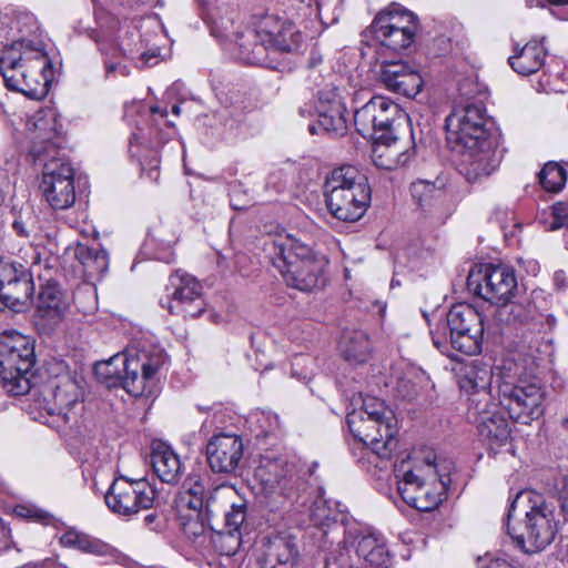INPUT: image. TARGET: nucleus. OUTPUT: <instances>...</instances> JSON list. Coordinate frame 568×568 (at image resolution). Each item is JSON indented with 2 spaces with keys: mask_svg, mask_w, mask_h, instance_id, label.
I'll list each match as a JSON object with an SVG mask.
<instances>
[{
  "mask_svg": "<svg viewBox=\"0 0 568 568\" xmlns=\"http://www.w3.org/2000/svg\"><path fill=\"white\" fill-rule=\"evenodd\" d=\"M379 81L388 91L407 98H415L424 87L420 73L403 60L383 61Z\"/></svg>",
  "mask_w": 568,
  "mask_h": 568,
  "instance_id": "26",
  "label": "nucleus"
},
{
  "mask_svg": "<svg viewBox=\"0 0 568 568\" xmlns=\"http://www.w3.org/2000/svg\"><path fill=\"white\" fill-rule=\"evenodd\" d=\"M34 365V342L29 336L17 331L0 334V384L8 394L21 396L30 392Z\"/></svg>",
  "mask_w": 568,
  "mask_h": 568,
  "instance_id": "6",
  "label": "nucleus"
},
{
  "mask_svg": "<svg viewBox=\"0 0 568 568\" xmlns=\"http://www.w3.org/2000/svg\"><path fill=\"white\" fill-rule=\"evenodd\" d=\"M65 129L53 109L40 110L34 115L29 154L42 165L40 191L53 210H67L75 202L74 169L62 152Z\"/></svg>",
  "mask_w": 568,
  "mask_h": 568,
  "instance_id": "1",
  "label": "nucleus"
},
{
  "mask_svg": "<svg viewBox=\"0 0 568 568\" xmlns=\"http://www.w3.org/2000/svg\"><path fill=\"white\" fill-rule=\"evenodd\" d=\"M290 556L292 558V565L297 562L298 550L296 546L291 541V537L286 538V557ZM288 559L286 558V564Z\"/></svg>",
  "mask_w": 568,
  "mask_h": 568,
  "instance_id": "63",
  "label": "nucleus"
},
{
  "mask_svg": "<svg viewBox=\"0 0 568 568\" xmlns=\"http://www.w3.org/2000/svg\"><path fill=\"white\" fill-rule=\"evenodd\" d=\"M143 525L150 530L156 532H160L164 527L163 521L160 519V516L156 513H150L144 516Z\"/></svg>",
  "mask_w": 568,
  "mask_h": 568,
  "instance_id": "58",
  "label": "nucleus"
},
{
  "mask_svg": "<svg viewBox=\"0 0 568 568\" xmlns=\"http://www.w3.org/2000/svg\"><path fill=\"white\" fill-rule=\"evenodd\" d=\"M447 139L464 149L474 150L478 143L496 139L493 122L481 105L469 104L446 119Z\"/></svg>",
  "mask_w": 568,
  "mask_h": 568,
  "instance_id": "12",
  "label": "nucleus"
},
{
  "mask_svg": "<svg viewBox=\"0 0 568 568\" xmlns=\"http://www.w3.org/2000/svg\"><path fill=\"white\" fill-rule=\"evenodd\" d=\"M491 372L485 367L469 366L459 379L460 388L471 394L470 406L476 408L478 398L483 392H489L487 387L491 382Z\"/></svg>",
  "mask_w": 568,
  "mask_h": 568,
  "instance_id": "40",
  "label": "nucleus"
},
{
  "mask_svg": "<svg viewBox=\"0 0 568 568\" xmlns=\"http://www.w3.org/2000/svg\"><path fill=\"white\" fill-rule=\"evenodd\" d=\"M408 139L403 140L398 132L377 134L373 143L372 160L384 170H395L409 162L414 154L415 141L412 125L406 129Z\"/></svg>",
  "mask_w": 568,
  "mask_h": 568,
  "instance_id": "23",
  "label": "nucleus"
},
{
  "mask_svg": "<svg viewBox=\"0 0 568 568\" xmlns=\"http://www.w3.org/2000/svg\"><path fill=\"white\" fill-rule=\"evenodd\" d=\"M99 50L105 54L112 57L123 54L131 59H138L141 62V67H152L158 64L161 60H165L171 55V45H149L143 39L139 40V48L136 50L130 49L123 51L122 48L115 43L114 38H95Z\"/></svg>",
  "mask_w": 568,
  "mask_h": 568,
  "instance_id": "30",
  "label": "nucleus"
},
{
  "mask_svg": "<svg viewBox=\"0 0 568 568\" xmlns=\"http://www.w3.org/2000/svg\"><path fill=\"white\" fill-rule=\"evenodd\" d=\"M497 396V404L521 424H529L542 414L544 393L536 384L514 385L503 381L498 383Z\"/></svg>",
  "mask_w": 568,
  "mask_h": 568,
  "instance_id": "13",
  "label": "nucleus"
},
{
  "mask_svg": "<svg viewBox=\"0 0 568 568\" xmlns=\"http://www.w3.org/2000/svg\"><path fill=\"white\" fill-rule=\"evenodd\" d=\"M217 494L219 488L211 489L206 476L190 474L183 483L182 490L175 497L176 511H203L205 513L207 525L211 529H214L211 520L215 513L214 505Z\"/></svg>",
  "mask_w": 568,
  "mask_h": 568,
  "instance_id": "22",
  "label": "nucleus"
},
{
  "mask_svg": "<svg viewBox=\"0 0 568 568\" xmlns=\"http://www.w3.org/2000/svg\"><path fill=\"white\" fill-rule=\"evenodd\" d=\"M60 542L64 547L77 548L82 552L103 557L128 568H132L136 564L132 558L113 546L74 529L67 530L61 536Z\"/></svg>",
  "mask_w": 568,
  "mask_h": 568,
  "instance_id": "28",
  "label": "nucleus"
},
{
  "mask_svg": "<svg viewBox=\"0 0 568 568\" xmlns=\"http://www.w3.org/2000/svg\"><path fill=\"white\" fill-rule=\"evenodd\" d=\"M73 255L81 264L83 273L88 278H100L108 271L109 254L104 248L78 243L73 247Z\"/></svg>",
  "mask_w": 568,
  "mask_h": 568,
  "instance_id": "38",
  "label": "nucleus"
},
{
  "mask_svg": "<svg viewBox=\"0 0 568 568\" xmlns=\"http://www.w3.org/2000/svg\"><path fill=\"white\" fill-rule=\"evenodd\" d=\"M155 497V487L145 478L131 479L125 476L115 478L104 494L108 508L123 517L152 508Z\"/></svg>",
  "mask_w": 568,
  "mask_h": 568,
  "instance_id": "11",
  "label": "nucleus"
},
{
  "mask_svg": "<svg viewBox=\"0 0 568 568\" xmlns=\"http://www.w3.org/2000/svg\"><path fill=\"white\" fill-rule=\"evenodd\" d=\"M354 124L362 136L369 139H376L377 134L396 132L400 125L405 129L412 125L409 116L399 105L384 97H374L356 110Z\"/></svg>",
  "mask_w": 568,
  "mask_h": 568,
  "instance_id": "10",
  "label": "nucleus"
},
{
  "mask_svg": "<svg viewBox=\"0 0 568 568\" xmlns=\"http://www.w3.org/2000/svg\"><path fill=\"white\" fill-rule=\"evenodd\" d=\"M410 193L418 205L424 207L440 193V189L437 187L434 182L419 180L412 183Z\"/></svg>",
  "mask_w": 568,
  "mask_h": 568,
  "instance_id": "47",
  "label": "nucleus"
},
{
  "mask_svg": "<svg viewBox=\"0 0 568 568\" xmlns=\"http://www.w3.org/2000/svg\"><path fill=\"white\" fill-rule=\"evenodd\" d=\"M36 306L40 317L47 320L50 325H57L64 317L69 302L59 284L49 280L40 286Z\"/></svg>",
  "mask_w": 568,
  "mask_h": 568,
  "instance_id": "33",
  "label": "nucleus"
},
{
  "mask_svg": "<svg viewBox=\"0 0 568 568\" xmlns=\"http://www.w3.org/2000/svg\"><path fill=\"white\" fill-rule=\"evenodd\" d=\"M519 508L525 513L524 531L516 536V542L525 552H538L555 538L556 524L554 509L541 495L535 491H520L513 500L508 519Z\"/></svg>",
  "mask_w": 568,
  "mask_h": 568,
  "instance_id": "7",
  "label": "nucleus"
},
{
  "mask_svg": "<svg viewBox=\"0 0 568 568\" xmlns=\"http://www.w3.org/2000/svg\"><path fill=\"white\" fill-rule=\"evenodd\" d=\"M14 514L20 518L43 525H49L53 518L49 511L36 505H17L14 507Z\"/></svg>",
  "mask_w": 568,
  "mask_h": 568,
  "instance_id": "51",
  "label": "nucleus"
},
{
  "mask_svg": "<svg viewBox=\"0 0 568 568\" xmlns=\"http://www.w3.org/2000/svg\"><path fill=\"white\" fill-rule=\"evenodd\" d=\"M168 295L160 301L171 314L183 318H195L205 311L202 285L194 277L179 271L171 274L166 286Z\"/></svg>",
  "mask_w": 568,
  "mask_h": 568,
  "instance_id": "14",
  "label": "nucleus"
},
{
  "mask_svg": "<svg viewBox=\"0 0 568 568\" xmlns=\"http://www.w3.org/2000/svg\"><path fill=\"white\" fill-rule=\"evenodd\" d=\"M366 175L353 165L334 169L325 179L324 196L328 212L337 220L355 222L371 203Z\"/></svg>",
  "mask_w": 568,
  "mask_h": 568,
  "instance_id": "5",
  "label": "nucleus"
},
{
  "mask_svg": "<svg viewBox=\"0 0 568 568\" xmlns=\"http://www.w3.org/2000/svg\"><path fill=\"white\" fill-rule=\"evenodd\" d=\"M478 434L489 452L496 454L510 440V427L501 407L495 402L491 392H483L474 408Z\"/></svg>",
  "mask_w": 568,
  "mask_h": 568,
  "instance_id": "18",
  "label": "nucleus"
},
{
  "mask_svg": "<svg viewBox=\"0 0 568 568\" xmlns=\"http://www.w3.org/2000/svg\"><path fill=\"white\" fill-rule=\"evenodd\" d=\"M554 281L556 286L559 288L568 287V276L564 271H557L554 275Z\"/></svg>",
  "mask_w": 568,
  "mask_h": 568,
  "instance_id": "64",
  "label": "nucleus"
},
{
  "mask_svg": "<svg viewBox=\"0 0 568 568\" xmlns=\"http://www.w3.org/2000/svg\"><path fill=\"white\" fill-rule=\"evenodd\" d=\"M341 351L347 362L361 364L367 361L371 342L366 333L353 331L345 333L341 341Z\"/></svg>",
  "mask_w": 568,
  "mask_h": 568,
  "instance_id": "41",
  "label": "nucleus"
},
{
  "mask_svg": "<svg viewBox=\"0 0 568 568\" xmlns=\"http://www.w3.org/2000/svg\"><path fill=\"white\" fill-rule=\"evenodd\" d=\"M143 110L142 104L125 106L124 119L128 123L135 125L129 142V152L133 158L139 159L143 172L148 171L150 178L155 173L158 178L159 149L172 139L175 128L166 120V109L154 105L142 114Z\"/></svg>",
  "mask_w": 568,
  "mask_h": 568,
  "instance_id": "4",
  "label": "nucleus"
},
{
  "mask_svg": "<svg viewBox=\"0 0 568 568\" xmlns=\"http://www.w3.org/2000/svg\"><path fill=\"white\" fill-rule=\"evenodd\" d=\"M540 185L548 192L557 193L561 191L567 181V172L558 163L548 162L538 174Z\"/></svg>",
  "mask_w": 568,
  "mask_h": 568,
  "instance_id": "44",
  "label": "nucleus"
},
{
  "mask_svg": "<svg viewBox=\"0 0 568 568\" xmlns=\"http://www.w3.org/2000/svg\"><path fill=\"white\" fill-rule=\"evenodd\" d=\"M558 495L562 510L568 513V475L564 476L558 484Z\"/></svg>",
  "mask_w": 568,
  "mask_h": 568,
  "instance_id": "60",
  "label": "nucleus"
},
{
  "mask_svg": "<svg viewBox=\"0 0 568 568\" xmlns=\"http://www.w3.org/2000/svg\"><path fill=\"white\" fill-rule=\"evenodd\" d=\"M468 290L483 300L501 307L518 291L514 268L507 265L483 264L473 268L467 277Z\"/></svg>",
  "mask_w": 568,
  "mask_h": 568,
  "instance_id": "9",
  "label": "nucleus"
},
{
  "mask_svg": "<svg viewBox=\"0 0 568 568\" xmlns=\"http://www.w3.org/2000/svg\"><path fill=\"white\" fill-rule=\"evenodd\" d=\"M222 48L230 55L246 64H258L272 70H280L284 45L276 38H221Z\"/></svg>",
  "mask_w": 568,
  "mask_h": 568,
  "instance_id": "17",
  "label": "nucleus"
},
{
  "mask_svg": "<svg viewBox=\"0 0 568 568\" xmlns=\"http://www.w3.org/2000/svg\"><path fill=\"white\" fill-rule=\"evenodd\" d=\"M496 139L478 143L474 150L465 149L466 176L469 181H476L488 176L498 166L496 156Z\"/></svg>",
  "mask_w": 568,
  "mask_h": 568,
  "instance_id": "34",
  "label": "nucleus"
},
{
  "mask_svg": "<svg viewBox=\"0 0 568 568\" xmlns=\"http://www.w3.org/2000/svg\"><path fill=\"white\" fill-rule=\"evenodd\" d=\"M491 316L494 322L498 323L503 328L505 324H521L528 325L534 331L538 324H542L544 314L540 313L536 305L527 300L525 302H508L501 307H497L493 311Z\"/></svg>",
  "mask_w": 568,
  "mask_h": 568,
  "instance_id": "36",
  "label": "nucleus"
},
{
  "mask_svg": "<svg viewBox=\"0 0 568 568\" xmlns=\"http://www.w3.org/2000/svg\"><path fill=\"white\" fill-rule=\"evenodd\" d=\"M373 34L392 36L400 32L402 36H417L420 32L417 16L406 8L392 3L381 10L368 28Z\"/></svg>",
  "mask_w": 568,
  "mask_h": 568,
  "instance_id": "27",
  "label": "nucleus"
},
{
  "mask_svg": "<svg viewBox=\"0 0 568 568\" xmlns=\"http://www.w3.org/2000/svg\"><path fill=\"white\" fill-rule=\"evenodd\" d=\"M215 7H212L210 3H207L203 8V20L207 26H211V36L215 37L217 34V21L215 19Z\"/></svg>",
  "mask_w": 568,
  "mask_h": 568,
  "instance_id": "57",
  "label": "nucleus"
},
{
  "mask_svg": "<svg viewBox=\"0 0 568 568\" xmlns=\"http://www.w3.org/2000/svg\"><path fill=\"white\" fill-rule=\"evenodd\" d=\"M343 539L337 540L338 545L343 544V548L337 557L333 558V564L344 568L347 564L348 547L355 549L356 555L363 558L372 566H383L388 560V550L384 538L375 532H364L356 530H345L342 535ZM332 558H327L326 567L331 568Z\"/></svg>",
  "mask_w": 568,
  "mask_h": 568,
  "instance_id": "19",
  "label": "nucleus"
},
{
  "mask_svg": "<svg viewBox=\"0 0 568 568\" xmlns=\"http://www.w3.org/2000/svg\"><path fill=\"white\" fill-rule=\"evenodd\" d=\"M61 64L60 51L50 40L34 42L20 38L4 48L0 57V73L7 89L31 100H42L48 95L55 69Z\"/></svg>",
  "mask_w": 568,
  "mask_h": 568,
  "instance_id": "2",
  "label": "nucleus"
},
{
  "mask_svg": "<svg viewBox=\"0 0 568 568\" xmlns=\"http://www.w3.org/2000/svg\"><path fill=\"white\" fill-rule=\"evenodd\" d=\"M51 399L37 400L40 418L48 426L59 429L71 420V410L78 404L77 386L72 382L58 385L50 392Z\"/></svg>",
  "mask_w": 568,
  "mask_h": 568,
  "instance_id": "25",
  "label": "nucleus"
},
{
  "mask_svg": "<svg viewBox=\"0 0 568 568\" xmlns=\"http://www.w3.org/2000/svg\"><path fill=\"white\" fill-rule=\"evenodd\" d=\"M546 49L541 39L517 41L513 54L508 58L511 69L521 75H530L544 65Z\"/></svg>",
  "mask_w": 568,
  "mask_h": 568,
  "instance_id": "31",
  "label": "nucleus"
},
{
  "mask_svg": "<svg viewBox=\"0 0 568 568\" xmlns=\"http://www.w3.org/2000/svg\"><path fill=\"white\" fill-rule=\"evenodd\" d=\"M415 50L414 38H384L381 42V54L393 51L399 55H408Z\"/></svg>",
  "mask_w": 568,
  "mask_h": 568,
  "instance_id": "50",
  "label": "nucleus"
},
{
  "mask_svg": "<svg viewBox=\"0 0 568 568\" xmlns=\"http://www.w3.org/2000/svg\"><path fill=\"white\" fill-rule=\"evenodd\" d=\"M347 425L351 433L367 446L381 459H387L397 447L394 437L393 419L367 418L363 412L347 414Z\"/></svg>",
  "mask_w": 568,
  "mask_h": 568,
  "instance_id": "16",
  "label": "nucleus"
},
{
  "mask_svg": "<svg viewBox=\"0 0 568 568\" xmlns=\"http://www.w3.org/2000/svg\"><path fill=\"white\" fill-rule=\"evenodd\" d=\"M244 455V443L234 433L214 434L206 443L205 457L214 474L231 476L240 467Z\"/></svg>",
  "mask_w": 568,
  "mask_h": 568,
  "instance_id": "20",
  "label": "nucleus"
},
{
  "mask_svg": "<svg viewBox=\"0 0 568 568\" xmlns=\"http://www.w3.org/2000/svg\"><path fill=\"white\" fill-rule=\"evenodd\" d=\"M325 271L326 270H320L311 274L310 267L303 266L298 274L288 273V284H286V286H292L303 292L323 287L326 283Z\"/></svg>",
  "mask_w": 568,
  "mask_h": 568,
  "instance_id": "43",
  "label": "nucleus"
},
{
  "mask_svg": "<svg viewBox=\"0 0 568 568\" xmlns=\"http://www.w3.org/2000/svg\"><path fill=\"white\" fill-rule=\"evenodd\" d=\"M171 241L163 242L164 252L163 254L160 253H153L152 257L159 261H165L166 263H170L172 260V252H171Z\"/></svg>",
  "mask_w": 568,
  "mask_h": 568,
  "instance_id": "62",
  "label": "nucleus"
},
{
  "mask_svg": "<svg viewBox=\"0 0 568 568\" xmlns=\"http://www.w3.org/2000/svg\"><path fill=\"white\" fill-rule=\"evenodd\" d=\"M179 521L183 534L192 540L203 536L206 530V516L203 511H190V514L178 513Z\"/></svg>",
  "mask_w": 568,
  "mask_h": 568,
  "instance_id": "46",
  "label": "nucleus"
},
{
  "mask_svg": "<svg viewBox=\"0 0 568 568\" xmlns=\"http://www.w3.org/2000/svg\"><path fill=\"white\" fill-rule=\"evenodd\" d=\"M265 250L268 252L270 262L284 276V242L282 237L274 236L264 243Z\"/></svg>",
  "mask_w": 568,
  "mask_h": 568,
  "instance_id": "52",
  "label": "nucleus"
},
{
  "mask_svg": "<svg viewBox=\"0 0 568 568\" xmlns=\"http://www.w3.org/2000/svg\"><path fill=\"white\" fill-rule=\"evenodd\" d=\"M557 320L551 314H544L542 324H538L537 328H534V332H542L545 331L546 326L548 329H552L556 326Z\"/></svg>",
  "mask_w": 568,
  "mask_h": 568,
  "instance_id": "61",
  "label": "nucleus"
},
{
  "mask_svg": "<svg viewBox=\"0 0 568 568\" xmlns=\"http://www.w3.org/2000/svg\"><path fill=\"white\" fill-rule=\"evenodd\" d=\"M353 412H363V416L377 419H393V413L385 403L376 397L367 396L363 399L362 407Z\"/></svg>",
  "mask_w": 568,
  "mask_h": 568,
  "instance_id": "48",
  "label": "nucleus"
},
{
  "mask_svg": "<svg viewBox=\"0 0 568 568\" xmlns=\"http://www.w3.org/2000/svg\"><path fill=\"white\" fill-rule=\"evenodd\" d=\"M247 504L245 500L240 503H232L230 509L224 511V525L219 531L220 534L229 535L230 537L241 536L240 529L246 518Z\"/></svg>",
  "mask_w": 568,
  "mask_h": 568,
  "instance_id": "45",
  "label": "nucleus"
},
{
  "mask_svg": "<svg viewBox=\"0 0 568 568\" xmlns=\"http://www.w3.org/2000/svg\"><path fill=\"white\" fill-rule=\"evenodd\" d=\"M397 392L404 397V398H413L417 395V390L415 388V385H410L408 379L402 378L398 381L397 384Z\"/></svg>",
  "mask_w": 568,
  "mask_h": 568,
  "instance_id": "59",
  "label": "nucleus"
},
{
  "mask_svg": "<svg viewBox=\"0 0 568 568\" xmlns=\"http://www.w3.org/2000/svg\"><path fill=\"white\" fill-rule=\"evenodd\" d=\"M273 21L274 17L272 16L262 17L258 27L255 29V36H283V24H281L277 30H272L268 28L270 23Z\"/></svg>",
  "mask_w": 568,
  "mask_h": 568,
  "instance_id": "56",
  "label": "nucleus"
},
{
  "mask_svg": "<svg viewBox=\"0 0 568 568\" xmlns=\"http://www.w3.org/2000/svg\"><path fill=\"white\" fill-rule=\"evenodd\" d=\"M280 535L268 538V545L265 550V561L262 568H284V562L281 559L280 547L282 545Z\"/></svg>",
  "mask_w": 568,
  "mask_h": 568,
  "instance_id": "53",
  "label": "nucleus"
},
{
  "mask_svg": "<svg viewBox=\"0 0 568 568\" xmlns=\"http://www.w3.org/2000/svg\"><path fill=\"white\" fill-rule=\"evenodd\" d=\"M31 272L22 264L0 260V308L23 312L33 301Z\"/></svg>",
  "mask_w": 568,
  "mask_h": 568,
  "instance_id": "15",
  "label": "nucleus"
},
{
  "mask_svg": "<svg viewBox=\"0 0 568 568\" xmlns=\"http://www.w3.org/2000/svg\"><path fill=\"white\" fill-rule=\"evenodd\" d=\"M434 346L449 355V346L465 355H476L481 349L484 335L501 334V327L491 318L484 317L477 308L468 304L454 305L446 321L430 328Z\"/></svg>",
  "mask_w": 568,
  "mask_h": 568,
  "instance_id": "3",
  "label": "nucleus"
},
{
  "mask_svg": "<svg viewBox=\"0 0 568 568\" xmlns=\"http://www.w3.org/2000/svg\"><path fill=\"white\" fill-rule=\"evenodd\" d=\"M251 432L258 444L277 439L280 433V418L273 413L261 412L251 417Z\"/></svg>",
  "mask_w": 568,
  "mask_h": 568,
  "instance_id": "42",
  "label": "nucleus"
},
{
  "mask_svg": "<svg viewBox=\"0 0 568 568\" xmlns=\"http://www.w3.org/2000/svg\"><path fill=\"white\" fill-rule=\"evenodd\" d=\"M166 354L161 348L141 351L135 355H130L126 361V372L130 379L125 382L129 394L133 397L149 396L155 375L166 363Z\"/></svg>",
  "mask_w": 568,
  "mask_h": 568,
  "instance_id": "21",
  "label": "nucleus"
},
{
  "mask_svg": "<svg viewBox=\"0 0 568 568\" xmlns=\"http://www.w3.org/2000/svg\"><path fill=\"white\" fill-rule=\"evenodd\" d=\"M320 100H322V97H320ZM327 101V105L321 101L317 123L310 124L308 130L312 134L323 132L333 136L343 135L347 130L344 116L345 108L336 93H332V98Z\"/></svg>",
  "mask_w": 568,
  "mask_h": 568,
  "instance_id": "35",
  "label": "nucleus"
},
{
  "mask_svg": "<svg viewBox=\"0 0 568 568\" xmlns=\"http://www.w3.org/2000/svg\"><path fill=\"white\" fill-rule=\"evenodd\" d=\"M241 192H242V184L240 182H233L230 184L229 187V195H230V204L232 209L236 211L244 210L250 206V200L241 199Z\"/></svg>",
  "mask_w": 568,
  "mask_h": 568,
  "instance_id": "55",
  "label": "nucleus"
},
{
  "mask_svg": "<svg viewBox=\"0 0 568 568\" xmlns=\"http://www.w3.org/2000/svg\"><path fill=\"white\" fill-rule=\"evenodd\" d=\"M11 30L21 36H36L41 31L37 17L30 12H19L12 21Z\"/></svg>",
  "mask_w": 568,
  "mask_h": 568,
  "instance_id": "49",
  "label": "nucleus"
},
{
  "mask_svg": "<svg viewBox=\"0 0 568 568\" xmlns=\"http://www.w3.org/2000/svg\"><path fill=\"white\" fill-rule=\"evenodd\" d=\"M151 464L154 473L163 483L175 484L182 475L180 457L163 442L153 445Z\"/></svg>",
  "mask_w": 568,
  "mask_h": 568,
  "instance_id": "37",
  "label": "nucleus"
},
{
  "mask_svg": "<svg viewBox=\"0 0 568 568\" xmlns=\"http://www.w3.org/2000/svg\"><path fill=\"white\" fill-rule=\"evenodd\" d=\"M255 477L258 479L263 487L266 501L270 511L273 514L272 518H267L268 521H275L277 518L283 519L284 515L280 506L275 503L284 497V459L281 455H276L273 452L266 450L260 459V465L255 470Z\"/></svg>",
  "mask_w": 568,
  "mask_h": 568,
  "instance_id": "24",
  "label": "nucleus"
},
{
  "mask_svg": "<svg viewBox=\"0 0 568 568\" xmlns=\"http://www.w3.org/2000/svg\"><path fill=\"white\" fill-rule=\"evenodd\" d=\"M310 519L318 530L320 546L323 549L332 546L345 534V527L332 517V509L321 494L316 495L310 507Z\"/></svg>",
  "mask_w": 568,
  "mask_h": 568,
  "instance_id": "32",
  "label": "nucleus"
},
{
  "mask_svg": "<svg viewBox=\"0 0 568 568\" xmlns=\"http://www.w3.org/2000/svg\"><path fill=\"white\" fill-rule=\"evenodd\" d=\"M551 230L560 229L568 224V203L557 202L551 206Z\"/></svg>",
  "mask_w": 568,
  "mask_h": 568,
  "instance_id": "54",
  "label": "nucleus"
},
{
  "mask_svg": "<svg viewBox=\"0 0 568 568\" xmlns=\"http://www.w3.org/2000/svg\"><path fill=\"white\" fill-rule=\"evenodd\" d=\"M406 466L405 460L395 465L397 490L402 499L420 511L435 509L442 503L443 493L450 483L448 475L442 474V469L446 467L435 460H427L426 473L419 475Z\"/></svg>",
  "mask_w": 568,
  "mask_h": 568,
  "instance_id": "8",
  "label": "nucleus"
},
{
  "mask_svg": "<svg viewBox=\"0 0 568 568\" xmlns=\"http://www.w3.org/2000/svg\"><path fill=\"white\" fill-rule=\"evenodd\" d=\"M129 359L130 356L116 354L108 361L97 363L94 365V374L106 387L120 386L129 394L130 388L125 384L131 375L126 372V361Z\"/></svg>",
  "mask_w": 568,
  "mask_h": 568,
  "instance_id": "39",
  "label": "nucleus"
},
{
  "mask_svg": "<svg viewBox=\"0 0 568 568\" xmlns=\"http://www.w3.org/2000/svg\"><path fill=\"white\" fill-rule=\"evenodd\" d=\"M328 260L325 255L320 254L313 247L286 234V284H288V273L298 274L301 267H310V272L316 273L320 270H326Z\"/></svg>",
  "mask_w": 568,
  "mask_h": 568,
  "instance_id": "29",
  "label": "nucleus"
}]
</instances>
